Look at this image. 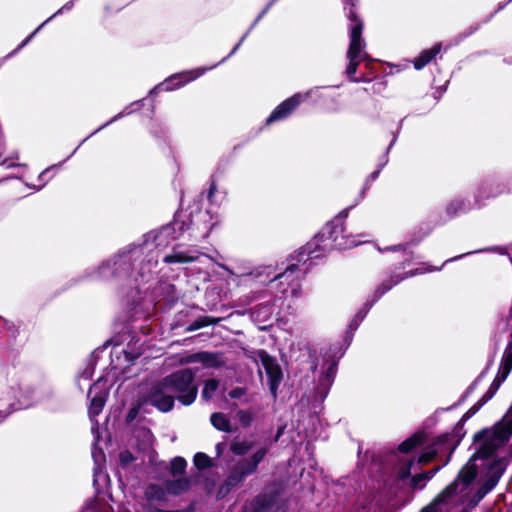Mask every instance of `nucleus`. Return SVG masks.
<instances>
[{"instance_id":"nucleus-58","label":"nucleus","mask_w":512,"mask_h":512,"mask_svg":"<svg viewBox=\"0 0 512 512\" xmlns=\"http://www.w3.org/2000/svg\"><path fill=\"white\" fill-rule=\"evenodd\" d=\"M167 512H195V505L194 503H190L186 508L184 509H177V510H167Z\"/></svg>"},{"instance_id":"nucleus-9","label":"nucleus","mask_w":512,"mask_h":512,"mask_svg":"<svg viewBox=\"0 0 512 512\" xmlns=\"http://www.w3.org/2000/svg\"><path fill=\"white\" fill-rule=\"evenodd\" d=\"M308 97V93L303 94L298 92L285 99L271 112L266 119V125L287 119Z\"/></svg>"},{"instance_id":"nucleus-14","label":"nucleus","mask_w":512,"mask_h":512,"mask_svg":"<svg viewBox=\"0 0 512 512\" xmlns=\"http://www.w3.org/2000/svg\"><path fill=\"white\" fill-rule=\"evenodd\" d=\"M508 466V461L505 457H496L487 466L485 480L483 485L491 491L496 487L502 475Z\"/></svg>"},{"instance_id":"nucleus-53","label":"nucleus","mask_w":512,"mask_h":512,"mask_svg":"<svg viewBox=\"0 0 512 512\" xmlns=\"http://www.w3.org/2000/svg\"><path fill=\"white\" fill-rule=\"evenodd\" d=\"M441 505L439 502H436V500L433 498L432 501L424 506L419 512H439L438 506Z\"/></svg>"},{"instance_id":"nucleus-1","label":"nucleus","mask_w":512,"mask_h":512,"mask_svg":"<svg viewBox=\"0 0 512 512\" xmlns=\"http://www.w3.org/2000/svg\"><path fill=\"white\" fill-rule=\"evenodd\" d=\"M347 211L340 212L334 219L325 224L322 230L297 253L298 262L318 259L328 249L345 250L357 246L360 241L355 236L346 233L344 219Z\"/></svg>"},{"instance_id":"nucleus-49","label":"nucleus","mask_w":512,"mask_h":512,"mask_svg":"<svg viewBox=\"0 0 512 512\" xmlns=\"http://www.w3.org/2000/svg\"><path fill=\"white\" fill-rule=\"evenodd\" d=\"M502 359L507 360L509 362H512V332L509 335V341L507 343V346L505 348L504 354L502 356Z\"/></svg>"},{"instance_id":"nucleus-7","label":"nucleus","mask_w":512,"mask_h":512,"mask_svg":"<svg viewBox=\"0 0 512 512\" xmlns=\"http://www.w3.org/2000/svg\"><path fill=\"white\" fill-rule=\"evenodd\" d=\"M405 277L394 274L391 275L389 279L383 281L374 291L373 299L371 301H367L364 306L355 314L354 318L348 325L347 329V337L351 335L358 329L360 323L366 317L369 310L372 308L375 302H377L384 294H386L389 290H391L395 285L399 284Z\"/></svg>"},{"instance_id":"nucleus-40","label":"nucleus","mask_w":512,"mask_h":512,"mask_svg":"<svg viewBox=\"0 0 512 512\" xmlns=\"http://www.w3.org/2000/svg\"><path fill=\"white\" fill-rule=\"evenodd\" d=\"M425 482H427L426 474L421 472L411 476L409 479V487L412 490L423 489L425 487Z\"/></svg>"},{"instance_id":"nucleus-59","label":"nucleus","mask_w":512,"mask_h":512,"mask_svg":"<svg viewBox=\"0 0 512 512\" xmlns=\"http://www.w3.org/2000/svg\"><path fill=\"white\" fill-rule=\"evenodd\" d=\"M383 165H380V167L373 171L368 177H367V182H370V181H374L378 176H379V173H380V170L382 168Z\"/></svg>"},{"instance_id":"nucleus-13","label":"nucleus","mask_w":512,"mask_h":512,"mask_svg":"<svg viewBox=\"0 0 512 512\" xmlns=\"http://www.w3.org/2000/svg\"><path fill=\"white\" fill-rule=\"evenodd\" d=\"M299 265L298 264H290L284 272L278 274L274 280L279 281L280 285H283L284 283L287 284V288L281 289V293L286 294L288 293V288L291 289V296L297 297L300 290V283H299Z\"/></svg>"},{"instance_id":"nucleus-36","label":"nucleus","mask_w":512,"mask_h":512,"mask_svg":"<svg viewBox=\"0 0 512 512\" xmlns=\"http://www.w3.org/2000/svg\"><path fill=\"white\" fill-rule=\"evenodd\" d=\"M415 464V457L406 460L398 469L396 478L398 481H405L411 478V470Z\"/></svg>"},{"instance_id":"nucleus-38","label":"nucleus","mask_w":512,"mask_h":512,"mask_svg":"<svg viewBox=\"0 0 512 512\" xmlns=\"http://www.w3.org/2000/svg\"><path fill=\"white\" fill-rule=\"evenodd\" d=\"M337 361H332L329 366L327 367L323 377L320 378V384L326 385L327 387H330L331 384L334 381L336 372H337Z\"/></svg>"},{"instance_id":"nucleus-16","label":"nucleus","mask_w":512,"mask_h":512,"mask_svg":"<svg viewBox=\"0 0 512 512\" xmlns=\"http://www.w3.org/2000/svg\"><path fill=\"white\" fill-rule=\"evenodd\" d=\"M427 440L428 435L424 430L416 431L397 446V451L402 454H409L415 449L424 446Z\"/></svg>"},{"instance_id":"nucleus-64","label":"nucleus","mask_w":512,"mask_h":512,"mask_svg":"<svg viewBox=\"0 0 512 512\" xmlns=\"http://www.w3.org/2000/svg\"><path fill=\"white\" fill-rule=\"evenodd\" d=\"M146 512H167V510L149 506V507H147Z\"/></svg>"},{"instance_id":"nucleus-57","label":"nucleus","mask_w":512,"mask_h":512,"mask_svg":"<svg viewBox=\"0 0 512 512\" xmlns=\"http://www.w3.org/2000/svg\"><path fill=\"white\" fill-rule=\"evenodd\" d=\"M372 77L362 73L360 76H355L351 82L360 83V82H370Z\"/></svg>"},{"instance_id":"nucleus-2","label":"nucleus","mask_w":512,"mask_h":512,"mask_svg":"<svg viewBox=\"0 0 512 512\" xmlns=\"http://www.w3.org/2000/svg\"><path fill=\"white\" fill-rule=\"evenodd\" d=\"M197 372V368H182L162 378L164 384H167L183 406H190L197 399L198 385L195 383Z\"/></svg>"},{"instance_id":"nucleus-27","label":"nucleus","mask_w":512,"mask_h":512,"mask_svg":"<svg viewBox=\"0 0 512 512\" xmlns=\"http://www.w3.org/2000/svg\"><path fill=\"white\" fill-rule=\"evenodd\" d=\"M219 322V319H216L211 316L203 315L199 316L196 320H194L192 323H190L186 328V332H193L199 329H202L204 327H207L209 325H215Z\"/></svg>"},{"instance_id":"nucleus-28","label":"nucleus","mask_w":512,"mask_h":512,"mask_svg":"<svg viewBox=\"0 0 512 512\" xmlns=\"http://www.w3.org/2000/svg\"><path fill=\"white\" fill-rule=\"evenodd\" d=\"M465 211V202L463 199L455 198L449 201L445 207L446 215L449 219L458 216Z\"/></svg>"},{"instance_id":"nucleus-56","label":"nucleus","mask_w":512,"mask_h":512,"mask_svg":"<svg viewBox=\"0 0 512 512\" xmlns=\"http://www.w3.org/2000/svg\"><path fill=\"white\" fill-rule=\"evenodd\" d=\"M10 160H11V158L3 157V156L0 154V165H2V166H7L8 168L16 167V166H17V164L10 162Z\"/></svg>"},{"instance_id":"nucleus-29","label":"nucleus","mask_w":512,"mask_h":512,"mask_svg":"<svg viewBox=\"0 0 512 512\" xmlns=\"http://www.w3.org/2000/svg\"><path fill=\"white\" fill-rule=\"evenodd\" d=\"M271 6H272V2H269L263 8V10L259 13V15L256 17V19L253 21V23L251 24L249 29L246 31V33L241 37L239 42L234 46V48L232 49L230 55L234 54L239 49V47L242 45V43L247 38V36L250 34V32L255 28V26L258 24V22L267 14V12L271 8Z\"/></svg>"},{"instance_id":"nucleus-50","label":"nucleus","mask_w":512,"mask_h":512,"mask_svg":"<svg viewBox=\"0 0 512 512\" xmlns=\"http://www.w3.org/2000/svg\"><path fill=\"white\" fill-rule=\"evenodd\" d=\"M246 394V389L243 387H235L229 391L228 395L231 399H239Z\"/></svg>"},{"instance_id":"nucleus-15","label":"nucleus","mask_w":512,"mask_h":512,"mask_svg":"<svg viewBox=\"0 0 512 512\" xmlns=\"http://www.w3.org/2000/svg\"><path fill=\"white\" fill-rule=\"evenodd\" d=\"M199 76L196 72L193 71H185L181 73H176L166 78L162 83L158 84L155 87V90L158 92L162 91H172L178 89L185 84L193 81Z\"/></svg>"},{"instance_id":"nucleus-63","label":"nucleus","mask_w":512,"mask_h":512,"mask_svg":"<svg viewBox=\"0 0 512 512\" xmlns=\"http://www.w3.org/2000/svg\"><path fill=\"white\" fill-rule=\"evenodd\" d=\"M504 425H505V428L508 430V432H511V435H512V418H510L508 420L504 419Z\"/></svg>"},{"instance_id":"nucleus-37","label":"nucleus","mask_w":512,"mask_h":512,"mask_svg":"<svg viewBox=\"0 0 512 512\" xmlns=\"http://www.w3.org/2000/svg\"><path fill=\"white\" fill-rule=\"evenodd\" d=\"M491 490L488 489L483 484L479 487V489L472 495V497L469 499L467 508L468 509H474L476 508L479 503L483 500V498L490 492Z\"/></svg>"},{"instance_id":"nucleus-33","label":"nucleus","mask_w":512,"mask_h":512,"mask_svg":"<svg viewBox=\"0 0 512 512\" xmlns=\"http://www.w3.org/2000/svg\"><path fill=\"white\" fill-rule=\"evenodd\" d=\"M364 41L362 38H350V43L347 51V58H362V48Z\"/></svg>"},{"instance_id":"nucleus-54","label":"nucleus","mask_w":512,"mask_h":512,"mask_svg":"<svg viewBox=\"0 0 512 512\" xmlns=\"http://www.w3.org/2000/svg\"><path fill=\"white\" fill-rule=\"evenodd\" d=\"M511 371H512V362H509L507 360L501 359V364H500L499 372L509 376Z\"/></svg>"},{"instance_id":"nucleus-8","label":"nucleus","mask_w":512,"mask_h":512,"mask_svg":"<svg viewBox=\"0 0 512 512\" xmlns=\"http://www.w3.org/2000/svg\"><path fill=\"white\" fill-rule=\"evenodd\" d=\"M263 368L268 377V386L271 395L276 398L278 394V388L283 380V371L276 358L271 356L266 350L260 349L257 351Z\"/></svg>"},{"instance_id":"nucleus-39","label":"nucleus","mask_w":512,"mask_h":512,"mask_svg":"<svg viewBox=\"0 0 512 512\" xmlns=\"http://www.w3.org/2000/svg\"><path fill=\"white\" fill-rule=\"evenodd\" d=\"M492 364V361H489L487 367L485 368L484 371H482L479 376L468 386V388L465 390V392L463 393V395L461 396L460 400H459V403H462L466 400V398L471 394L473 393V391L476 389L477 387V384L478 382L484 377V375L487 373V371L489 370L490 366Z\"/></svg>"},{"instance_id":"nucleus-44","label":"nucleus","mask_w":512,"mask_h":512,"mask_svg":"<svg viewBox=\"0 0 512 512\" xmlns=\"http://www.w3.org/2000/svg\"><path fill=\"white\" fill-rule=\"evenodd\" d=\"M482 403L477 401L472 407H470L464 415L461 417L462 422H466L468 419H470L472 416H474L482 407Z\"/></svg>"},{"instance_id":"nucleus-6","label":"nucleus","mask_w":512,"mask_h":512,"mask_svg":"<svg viewBox=\"0 0 512 512\" xmlns=\"http://www.w3.org/2000/svg\"><path fill=\"white\" fill-rule=\"evenodd\" d=\"M193 225L191 214H187L184 211H177L174 214L173 220L160 228L155 240L158 245H161L163 241L169 242L178 240L186 231L191 230Z\"/></svg>"},{"instance_id":"nucleus-30","label":"nucleus","mask_w":512,"mask_h":512,"mask_svg":"<svg viewBox=\"0 0 512 512\" xmlns=\"http://www.w3.org/2000/svg\"><path fill=\"white\" fill-rule=\"evenodd\" d=\"M349 19L352 22L350 29V38H362L363 21L359 18L355 11H350Z\"/></svg>"},{"instance_id":"nucleus-5","label":"nucleus","mask_w":512,"mask_h":512,"mask_svg":"<svg viewBox=\"0 0 512 512\" xmlns=\"http://www.w3.org/2000/svg\"><path fill=\"white\" fill-rule=\"evenodd\" d=\"M176 397L161 378L153 382L143 396V402L156 408L159 412L168 413L173 410Z\"/></svg>"},{"instance_id":"nucleus-3","label":"nucleus","mask_w":512,"mask_h":512,"mask_svg":"<svg viewBox=\"0 0 512 512\" xmlns=\"http://www.w3.org/2000/svg\"><path fill=\"white\" fill-rule=\"evenodd\" d=\"M286 487L282 481H272L265 485L247 505V512H287L284 499Z\"/></svg>"},{"instance_id":"nucleus-34","label":"nucleus","mask_w":512,"mask_h":512,"mask_svg":"<svg viewBox=\"0 0 512 512\" xmlns=\"http://www.w3.org/2000/svg\"><path fill=\"white\" fill-rule=\"evenodd\" d=\"M193 464L199 471L206 470L213 466L212 459L203 452H197L194 455Z\"/></svg>"},{"instance_id":"nucleus-12","label":"nucleus","mask_w":512,"mask_h":512,"mask_svg":"<svg viewBox=\"0 0 512 512\" xmlns=\"http://www.w3.org/2000/svg\"><path fill=\"white\" fill-rule=\"evenodd\" d=\"M87 397L90 400L88 415L90 418H95L103 411L109 397V391L105 388H100L95 383L89 388Z\"/></svg>"},{"instance_id":"nucleus-51","label":"nucleus","mask_w":512,"mask_h":512,"mask_svg":"<svg viewBox=\"0 0 512 512\" xmlns=\"http://www.w3.org/2000/svg\"><path fill=\"white\" fill-rule=\"evenodd\" d=\"M497 390L493 389L489 386L488 390L484 393V395L478 400L482 405H485L490 399L494 397Z\"/></svg>"},{"instance_id":"nucleus-42","label":"nucleus","mask_w":512,"mask_h":512,"mask_svg":"<svg viewBox=\"0 0 512 512\" xmlns=\"http://www.w3.org/2000/svg\"><path fill=\"white\" fill-rule=\"evenodd\" d=\"M349 64L346 68V75L350 81L356 76L357 69L360 65L361 58H348Z\"/></svg>"},{"instance_id":"nucleus-52","label":"nucleus","mask_w":512,"mask_h":512,"mask_svg":"<svg viewBox=\"0 0 512 512\" xmlns=\"http://www.w3.org/2000/svg\"><path fill=\"white\" fill-rule=\"evenodd\" d=\"M497 390L493 389L489 386L488 390L484 393V395L478 400L482 405H485L490 399L494 397Z\"/></svg>"},{"instance_id":"nucleus-61","label":"nucleus","mask_w":512,"mask_h":512,"mask_svg":"<svg viewBox=\"0 0 512 512\" xmlns=\"http://www.w3.org/2000/svg\"><path fill=\"white\" fill-rule=\"evenodd\" d=\"M361 61H366L365 63V67L368 69V70H371L372 69V64H373V61L371 59H369L368 55L367 54H363V57L361 58Z\"/></svg>"},{"instance_id":"nucleus-24","label":"nucleus","mask_w":512,"mask_h":512,"mask_svg":"<svg viewBox=\"0 0 512 512\" xmlns=\"http://www.w3.org/2000/svg\"><path fill=\"white\" fill-rule=\"evenodd\" d=\"M460 480L456 477L449 485H447L434 499L440 504H446L459 492Z\"/></svg>"},{"instance_id":"nucleus-62","label":"nucleus","mask_w":512,"mask_h":512,"mask_svg":"<svg viewBox=\"0 0 512 512\" xmlns=\"http://www.w3.org/2000/svg\"><path fill=\"white\" fill-rule=\"evenodd\" d=\"M271 308H272V305L270 303L259 304L256 307V311L255 312H260L261 309L270 310Z\"/></svg>"},{"instance_id":"nucleus-48","label":"nucleus","mask_w":512,"mask_h":512,"mask_svg":"<svg viewBox=\"0 0 512 512\" xmlns=\"http://www.w3.org/2000/svg\"><path fill=\"white\" fill-rule=\"evenodd\" d=\"M217 191V181L214 176L210 178V186L207 192V199L210 203H213V197Z\"/></svg>"},{"instance_id":"nucleus-31","label":"nucleus","mask_w":512,"mask_h":512,"mask_svg":"<svg viewBox=\"0 0 512 512\" xmlns=\"http://www.w3.org/2000/svg\"><path fill=\"white\" fill-rule=\"evenodd\" d=\"M253 445V442L247 440H234L230 444V451L236 456H244L253 448Z\"/></svg>"},{"instance_id":"nucleus-4","label":"nucleus","mask_w":512,"mask_h":512,"mask_svg":"<svg viewBox=\"0 0 512 512\" xmlns=\"http://www.w3.org/2000/svg\"><path fill=\"white\" fill-rule=\"evenodd\" d=\"M268 452L269 448L264 446L256 450L250 457L242 458L237 461L225 479L221 489L226 488L227 491H230L232 488L243 482L247 477L253 475Z\"/></svg>"},{"instance_id":"nucleus-18","label":"nucleus","mask_w":512,"mask_h":512,"mask_svg":"<svg viewBox=\"0 0 512 512\" xmlns=\"http://www.w3.org/2000/svg\"><path fill=\"white\" fill-rule=\"evenodd\" d=\"M469 460L457 474V478L460 480L462 488L460 492L465 491L477 478L478 466L475 463H471Z\"/></svg>"},{"instance_id":"nucleus-35","label":"nucleus","mask_w":512,"mask_h":512,"mask_svg":"<svg viewBox=\"0 0 512 512\" xmlns=\"http://www.w3.org/2000/svg\"><path fill=\"white\" fill-rule=\"evenodd\" d=\"M219 387V380L211 378L204 382L201 396L204 400H210Z\"/></svg>"},{"instance_id":"nucleus-46","label":"nucleus","mask_w":512,"mask_h":512,"mask_svg":"<svg viewBox=\"0 0 512 512\" xmlns=\"http://www.w3.org/2000/svg\"><path fill=\"white\" fill-rule=\"evenodd\" d=\"M139 411H140V404L131 407L125 417V422L127 424L132 423L139 415Z\"/></svg>"},{"instance_id":"nucleus-10","label":"nucleus","mask_w":512,"mask_h":512,"mask_svg":"<svg viewBox=\"0 0 512 512\" xmlns=\"http://www.w3.org/2000/svg\"><path fill=\"white\" fill-rule=\"evenodd\" d=\"M451 439L449 432L437 436L431 444L425 446L424 450L415 457V463L426 465L435 460L439 453L447 452L443 443H448Z\"/></svg>"},{"instance_id":"nucleus-22","label":"nucleus","mask_w":512,"mask_h":512,"mask_svg":"<svg viewBox=\"0 0 512 512\" xmlns=\"http://www.w3.org/2000/svg\"><path fill=\"white\" fill-rule=\"evenodd\" d=\"M511 432H508V430L505 428L504 425V419L497 422L492 429H489L488 437L494 442L499 443V448L503 445H505L510 437Z\"/></svg>"},{"instance_id":"nucleus-19","label":"nucleus","mask_w":512,"mask_h":512,"mask_svg":"<svg viewBox=\"0 0 512 512\" xmlns=\"http://www.w3.org/2000/svg\"><path fill=\"white\" fill-rule=\"evenodd\" d=\"M164 486L168 494L178 496L188 491L192 486V482L189 477H179L173 480H166Z\"/></svg>"},{"instance_id":"nucleus-26","label":"nucleus","mask_w":512,"mask_h":512,"mask_svg":"<svg viewBox=\"0 0 512 512\" xmlns=\"http://www.w3.org/2000/svg\"><path fill=\"white\" fill-rule=\"evenodd\" d=\"M197 260V257L188 255L185 252L174 251L171 254L166 255L163 258V262L166 264H184V263H192Z\"/></svg>"},{"instance_id":"nucleus-25","label":"nucleus","mask_w":512,"mask_h":512,"mask_svg":"<svg viewBox=\"0 0 512 512\" xmlns=\"http://www.w3.org/2000/svg\"><path fill=\"white\" fill-rule=\"evenodd\" d=\"M210 422L215 429L221 432L231 433L233 431L231 423L224 413H212L210 416Z\"/></svg>"},{"instance_id":"nucleus-32","label":"nucleus","mask_w":512,"mask_h":512,"mask_svg":"<svg viewBox=\"0 0 512 512\" xmlns=\"http://www.w3.org/2000/svg\"><path fill=\"white\" fill-rule=\"evenodd\" d=\"M187 461L181 456H176L170 461V474L173 477L183 475L186 472Z\"/></svg>"},{"instance_id":"nucleus-45","label":"nucleus","mask_w":512,"mask_h":512,"mask_svg":"<svg viewBox=\"0 0 512 512\" xmlns=\"http://www.w3.org/2000/svg\"><path fill=\"white\" fill-rule=\"evenodd\" d=\"M44 26V23H42L41 25H39L29 36H27L18 46L17 48L12 52V54H15L17 53L18 51H20L22 48H24L32 39L33 37L36 35V33Z\"/></svg>"},{"instance_id":"nucleus-60","label":"nucleus","mask_w":512,"mask_h":512,"mask_svg":"<svg viewBox=\"0 0 512 512\" xmlns=\"http://www.w3.org/2000/svg\"><path fill=\"white\" fill-rule=\"evenodd\" d=\"M507 375L501 373V372H498L496 377L494 378L495 382H497L498 384L502 385V383L507 379Z\"/></svg>"},{"instance_id":"nucleus-20","label":"nucleus","mask_w":512,"mask_h":512,"mask_svg":"<svg viewBox=\"0 0 512 512\" xmlns=\"http://www.w3.org/2000/svg\"><path fill=\"white\" fill-rule=\"evenodd\" d=\"M204 368L207 369H218L226 364L224 353L220 351L210 352L201 351V362Z\"/></svg>"},{"instance_id":"nucleus-43","label":"nucleus","mask_w":512,"mask_h":512,"mask_svg":"<svg viewBox=\"0 0 512 512\" xmlns=\"http://www.w3.org/2000/svg\"><path fill=\"white\" fill-rule=\"evenodd\" d=\"M135 460L136 457L129 450H123L119 453V462L122 467L129 466Z\"/></svg>"},{"instance_id":"nucleus-47","label":"nucleus","mask_w":512,"mask_h":512,"mask_svg":"<svg viewBox=\"0 0 512 512\" xmlns=\"http://www.w3.org/2000/svg\"><path fill=\"white\" fill-rule=\"evenodd\" d=\"M201 362V351L192 353L181 359L182 364H189V363H200Z\"/></svg>"},{"instance_id":"nucleus-23","label":"nucleus","mask_w":512,"mask_h":512,"mask_svg":"<svg viewBox=\"0 0 512 512\" xmlns=\"http://www.w3.org/2000/svg\"><path fill=\"white\" fill-rule=\"evenodd\" d=\"M167 491L165 486L162 487L159 484H149L144 492L145 498L147 501H158V502H166L167 501Z\"/></svg>"},{"instance_id":"nucleus-11","label":"nucleus","mask_w":512,"mask_h":512,"mask_svg":"<svg viewBox=\"0 0 512 512\" xmlns=\"http://www.w3.org/2000/svg\"><path fill=\"white\" fill-rule=\"evenodd\" d=\"M489 429L484 428L473 436V442H481L476 452L471 456L470 461L476 459H488L492 457L495 452L499 449V443H494L488 437Z\"/></svg>"},{"instance_id":"nucleus-21","label":"nucleus","mask_w":512,"mask_h":512,"mask_svg":"<svg viewBox=\"0 0 512 512\" xmlns=\"http://www.w3.org/2000/svg\"><path fill=\"white\" fill-rule=\"evenodd\" d=\"M441 43L433 45L430 49L423 50L414 60L413 65L416 70H421L427 66L440 53Z\"/></svg>"},{"instance_id":"nucleus-55","label":"nucleus","mask_w":512,"mask_h":512,"mask_svg":"<svg viewBox=\"0 0 512 512\" xmlns=\"http://www.w3.org/2000/svg\"><path fill=\"white\" fill-rule=\"evenodd\" d=\"M443 466H445L444 463L442 465H437L433 467L429 471L423 472V474H426L427 481L431 480L441 470Z\"/></svg>"},{"instance_id":"nucleus-17","label":"nucleus","mask_w":512,"mask_h":512,"mask_svg":"<svg viewBox=\"0 0 512 512\" xmlns=\"http://www.w3.org/2000/svg\"><path fill=\"white\" fill-rule=\"evenodd\" d=\"M464 424H465V422H462V420L460 419L456 423L453 432L449 433L451 435V439L449 440V442L448 443H443V445L445 446V450L448 453L447 454V458L444 461V465L448 464V462L451 459L452 454L454 453V451L456 450L457 446L460 444L461 440L463 439V437L466 434V431L464 429Z\"/></svg>"},{"instance_id":"nucleus-41","label":"nucleus","mask_w":512,"mask_h":512,"mask_svg":"<svg viewBox=\"0 0 512 512\" xmlns=\"http://www.w3.org/2000/svg\"><path fill=\"white\" fill-rule=\"evenodd\" d=\"M237 418H238L240 425L243 428L250 427L253 422V414L246 410H239L237 412Z\"/></svg>"}]
</instances>
